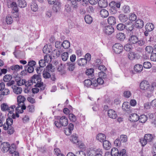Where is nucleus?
<instances>
[{"mask_svg":"<svg viewBox=\"0 0 156 156\" xmlns=\"http://www.w3.org/2000/svg\"><path fill=\"white\" fill-rule=\"evenodd\" d=\"M41 78L40 75L39 74H35L32 76L31 79L28 81L29 84L27 86H30L32 85L33 83L36 84L34 86L36 87H40L42 90L44 89L45 86L43 85V82H41Z\"/></svg>","mask_w":156,"mask_h":156,"instance_id":"f257e3e1","label":"nucleus"},{"mask_svg":"<svg viewBox=\"0 0 156 156\" xmlns=\"http://www.w3.org/2000/svg\"><path fill=\"white\" fill-rule=\"evenodd\" d=\"M1 107L2 111L8 112V115L9 117H12V119H15L16 118H18L19 117V115L17 113L16 114L13 113L14 108H16L15 105H12L9 107L6 103H3L1 104Z\"/></svg>","mask_w":156,"mask_h":156,"instance_id":"f03ea898","label":"nucleus"},{"mask_svg":"<svg viewBox=\"0 0 156 156\" xmlns=\"http://www.w3.org/2000/svg\"><path fill=\"white\" fill-rule=\"evenodd\" d=\"M59 121H55L54 124L58 128H60L62 126H66L68 124V120L67 118L65 116L58 117Z\"/></svg>","mask_w":156,"mask_h":156,"instance_id":"7ed1b4c3","label":"nucleus"},{"mask_svg":"<svg viewBox=\"0 0 156 156\" xmlns=\"http://www.w3.org/2000/svg\"><path fill=\"white\" fill-rule=\"evenodd\" d=\"M7 3L8 8H11L12 9V16L13 17L16 18L18 17L19 13L16 3L14 2H10L9 0L7 1Z\"/></svg>","mask_w":156,"mask_h":156,"instance_id":"20e7f679","label":"nucleus"},{"mask_svg":"<svg viewBox=\"0 0 156 156\" xmlns=\"http://www.w3.org/2000/svg\"><path fill=\"white\" fill-rule=\"evenodd\" d=\"M129 41L131 44H136L137 45L140 46L144 45L145 41L144 39L141 38L139 39L138 37L135 35H131L129 38Z\"/></svg>","mask_w":156,"mask_h":156,"instance_id":"39448f33","label":"nucleus"},{"mask_svg":"<svg viewBox=\"0 0 156 156\" xmlns=\"http://www.w3.org/2000/svg\"><path fill=\"white\" fill-rule=\"evenodd\" d=\"M140 88L143 90L152 91L154 90V86L153 84L150 85L149 83L146 80L143 81L140 83Z\"/></svg>","mask_w":156,"mask_h":156,"instance_id":"423d86ee","label":"nucleus"},{"mask_svg":"<svg viewBox=\"0 0 156 156\" xmlns=\"http://www.w3.org/2000/svg\"><path fill=\"white\" fill-rule=\"evenodd\" d=\"M112 49L115 53L116 54H119L122 52L123 47L120 44L116 43L113 46Z\"/></svg>","mask_w":156,"mask_h":156,"instance_id":"0eeeda50","label":"nucleus"},{"mask_svg":"<svg viewBox=\"0 0 156 156\" xmlns=\"http://www.w3.org/2000/svg\"><path fill=\"white\" fill-rule=\"evenodd\" d=\"M1 150L4 152H6L8 151L10 152V150H12V148H10V145L9 143L4 142L2 143L1 146Z\"/></svg>","mask_w":156,"mask_h":156,"instance_id":"6e6552de","label":"nucleus"},{"mask_svg":"<svg viewBox=\"0 0 156 156\" xmlns=\"http://www.w3.org/2000/svg\"><path fill=\"white\" fill-rule=\"evenodd\" d=\"M114 27L111 26H107L105 27L103 29V31L105 34L110 35L114 32Z\"/></svg>","mask_w":156,"mask_h":156,"instance_id":"1a4fd4ad","label":"nucleus"},{"mask_svg":"<svg viewBox=\"0 0 156 156\" xmlns=\"http://www.w3.org/2000/svg\"><path fill=\"white\" fill-rule=\"evenodd\" d=\"M26 100V98L22 95H19L17 97V101L18 105L22 106L25 105L24 104V102Z\"/></svg>","mask_w":156,"mask_h":156,"instance_id":"9d476101","label":"nucleus"},{"mask_svg":"<svg viewBox=\"0 0 156 156\" xmlns=\"http://www.w3.org/2000/svg\"><path fill=\"white\" fill-rule=\"evenodd\" d=\"M108 116L113 119H115L117 117V115L113 109H109L108 111Z\"/></svg>","mask_w":156,"mask_h":156,"instance_id":"9b49d317","label":"nucleus"},{"mask_svg":"<svg viewBox=\"0 0 156 156\" xmlns=\"http://www.w3.org/2000/svg\"><path fill=\"white\" fill-rule=\"evenodd\" d=\"M134 27V25L129 21H128L125 23V29L128 31H132Z\"/></svg>","mask_w":156,"mask_h":156,"instance_id":"f8f14e48","label":"nucleus"},{"mask_svg":"<svg viewBox=\"0 0 156 156\" xmlns=\"http://www.w3.org/2000/svg\"><path fill=\"white\" fill-rule=\"evenodd\" d=\"M139 116L136 114L134 113L129 116V120L132 122H135L139 120Z\"/></svg>","mask_w":156,"mask_h":156,"instance_id":"ddd939ff","label":"nucleus"},{"mask_svg":"<svg viewBox=\"0 0 156 156\" xmlns=\"http://www.w3.org/2000/svg\"><path fill=\"white\" fill-rule=\"evenodd\" d=\"M118 17L119 20L122 23H125L128 20L127 16L123 14H119Z\"/></svg>","mask_w":156,"mask_h":156,"instance_id":"4468645a","label":"nucleus"},{"mask_svg":"<svg viewBox=\"0 0 156 156\" xmlns=\"http://www.w3.org/2000/svg\"><path fill=\"white\" fill-rule=\"evenodd\" d=\"M74 128V125L72 123H69L68 126V128L65 130V133L67 135H69L71 133V131Z\"/></svg>","mask_w":156,"mask_h":156,"instance_id":"2eb2a0df","label":"nucleus"},{"mask_svg":"<svg viewBox=\"0 0 156 156\" xmlns=\"http://www.w3.org/2000/svg\"><path fill=\"white\" fill-rule=\"evenodd\" d=\"M12 88L14 93L16 94H20L22 91V88L20 87H17L15 86H12Z\"/></svg>","mask_w":156,"mask_h":156,"instance_id":"dca6fc26","label":"nucleus"},{"mask_svg":"<svg viewBox=\"0 0 156 156\" xmlns=\"http://www.w3.org/2000/svg\"><path fill=\"white\" fill-rule=\"evenodd\" d=\"M128 57L130 60H133L138 58L137 54L134 52H130L128 55Z\"/></svg>","mask_w":156,"mask_h":156,"instance_id":"f3484780","label":"nucleus"},{"mask_svg":"<svg viewBox=\"0 0 156 156\" xmlns=\"http://www.w3.org/2000/svg\"><path fill=\"white\" fill-rule=\"evenodd\" d=\"M17 85L19 86H21L25 85L26 87H29L30 86H27L29 84L28 83V81H27L25 79H20L17 81Z\"/></svg>","mask_w":156,"mask_h":156,"instance_id":"a211bd4d","label":"nucleus"},{"mask_svg":"<svg viewBox=\"0 0 156 156\" xmlns=\"http://www.w3.org/2000/svg\"><path fill=\"white\" fill-rule=\"evenodd\" d=\"M100 15L102 18H106L108 16L109 13L106 9H102L100 11Z\"/></svg>","mask_w":156,"mask_h":156,"instance_id":"6ab92c4d","label":"nucleus"},{"mask_svg":"<svg viewBox=\"0 0 156 156\" xmlns=\"http://www.w3.org/2000/svg\"><path fill=\"white\" fill-rule=\"evenodd\" d=\"M10 69L14 71V72H17L23 69L22 66H19L18 65H13L10 67Z\"/></svg>","mask_w":156,"mask_h":156,"instance_id":"aec40b11","label":"nucleus"},{"mask_svg":"<svg viewBox=\"0 0 156 156\" xmlns=\"http://www.w3.org/2000/svg\"><path fill=\"white\" fill-rule=\"evenodd\" d=\"M96 138L98 140L101 142H103L106 139L105 135L103 133H99L96 136Z\"/></svg>","mask_w":156,"mask_h":156,"instance_id":"412c9836","label":"nucleus"},{"mask_svg":"<svg viewBox=\"0 0 156 156\" xmlns=\"http://www.w3.org/2000/svg\"><path fill=\"white\" fill-rule=\"evenodd\" d=\"M135 25L136 27L141 28L143 27L144 22L142 20L138 19L136 22Z\"/></svg>","mask_w":156,"mask_h":156,"instance_id":"4be33fe9","label":"nucleus"},{"mask_svg":"<svg viewBox=\"0 0 156 156\" xmlns=\"http://www.w3.org/2000/svg\"><path fill=\"white\" fill-rule=\"evenodd\" d=\"M144 137L148 143L152 142L154 138V135L151 134H146L145 135Z\"/></svg>","mask_w":156,"mask_h":156,"instance_id":"5701e85b","label":"nucleus"},{"mask_svg":"<svg viewBox=\"0 0 156 156\" xmlns=\"http://www.w3.org/2000/svg\"><path fill=\"white\" fill-rule=\"evenodd\" d=\"M78 65L80 66H84L87 65V62L84 58H81L77 61Z\"/></svg>","mask_w":156,"mask_h":156,"instance_id":"b1692460","label":"nucleus"},{"mask_svg":"<svg viewBox=\"0 0 156 156\" xmlns=\"http://www.w3.org/2000/svg\"><path fill=\"white\" fill-rule=\"evenodd\" d=\"M145 29L147 31H151L154 29V25L152 23H147L145 26Z\"/></svg>","mask_w":156,"mask_h":156,"instance_id":"393cba45","label":"nucleus"},{"mask_svg":"<svg viewBox=\"0 0 156 156\" xmlns=\"http://www.w3.org/2000/svg\"><path fill=\"white\" fill-rule=\"evenodd\" d=\"M108 24L111 25H114L116 22V19L113 16H110L108 19Z\"/></svg>","mask_w":156,"mask_h":156,"instance_id":"a878e982","label":"nucleus"},{"mask_svg":"<svg viewBox=\"0 0 156 156\" xmlns=\"http://www.w3.org/2000/svg\"><path fill=\"white\" fill-rule=\"evenodd\" d=\"M103 142V147L105 149L108 150L111 148V144L108 140H105Z\"/></svg>","mask_w":156,"mask_h":156,"instance_id":"bb28decb","label":"nucleus"},{"mask_svg":"<svg viewBox=\"0 0 156 156\" xmlns=\"http://www.w3.org/2000/svg\"><path fill=\"white\" fill-rule=\"evenodd\" d=\"M98 5L101 8H104L107 6V3L105 0H100L98 2Z\"/></svg>","mask_w":156,"mask_h":156,"instance_id":"cd10ccee","label":"nucleus"},{"mask_svg":"<svg viewBox=\"0 0 156 156\" xmlns=\"http://www.w3.org/2000/svg\"><path fill=\"white\" fill-rule=\"evenodd\" d=\"M26 109L25 105H23L22 106H19L18 105L16 108V110L17 112L18 113H22L23 112V110Z\"/></svg>","mask_w":156,"mask_h":156,"instance_id":"c85d7f7f","label":"nucleus"},{"mask_svg":"<svg viewBox=\"0 0 156 156\" xmlns=\"http://www.w3.org/2000/svg\"><path fill=\"white\" fill-rule=\"evenodd\" d=\"M61 4L59 2H57L55 4L53 7V9L55 12H57L60 9Z\"/></svg>","mask_w":156,"mask_h":156,"instance_id":"c756f323","label":"nucleus"},{"mask_svg":"<svg viewBox=\"0 0 156 156\" xmlns=\"http://www.w3.org/2000/svg\"><path fill=\"white\" fill-rule=\"evenodd\" d=\"M17 3L18 6L21 8H24L27 5V3L25 0H18Z\"/></svg>","mask_w":156,"mask_h":156,"instance_id":"7c9ffc66","label":"nucleus"},{"mask_svg":"<svg viewBox=\"0 0 156 156\" xmlns=\"http://www.w3.org/2000/svg\"><path fill=\"white\" fill-rule=\"evenodd\" d=\"M143 69L142 66L139 64L136 65L134 68V70L136 72H141L142 70Z\"/></svg>","mask_w":156,"mask_h":156,"instance_id":"2f4dec72","label":"nucleus"},{"mask_svg":"<svg viewBox=\"0 0 156 156\" xmlns=\"http://www.w3.org/2000/svg\"><path fill=\"white\" fill-rule=\"evenodd\" d=\"M61 46L65 49L68 48L70 46L69 42L67 40H65L61 44Z\"/></svg>","mask_w":156,"mask_h":156,"instance_id":"473e14b6","label":"nucleus"},{"mask_svg":"<svg viewBox=\"0 0 156 156\" xmlns=\"http://www.w3.org/2000/svg\"><path fill=\"white\" fill-rule=\"evenodd\" d=\"M70 139L73 143L76 144L78 142V137L76 134H73L71 136Z\"/></svg>","mask_w":156,"mask_h":156,"instance_id":"72a5a7b5","label":"nucleus"},{"mask_svg":"<svg viewBox=\"0 0 156 156\" xmlns=\"http://www.w3.org/2000/svg\"><path fill=\"white\" fill-rule=\"evenodd\" d=\"M84 19L86 22L88 24H90L92 22V17L89 15L85 16Z\"/></svg>","mask_w":156,"mask_h":156,"instance_id":"f704fd0d","label":"nucleus"},{"mask_svg":"<svg viewBox=\"0 0 156 156\" xmlns=\"http://www.w3.org/2000/svg\"><path fill=\"white\" fill-rule=\"evenodd\" d=\"M116 37L120 41H123L125 38V35L123 33H120L116 34Z\"/></svg>","mask_w":156,"mask_h":156,"instance_id":"c9c22d12","label":"nucleus"},{"mask_svg":"<svg viewBox=\"0 0 156 156\" xmlns=\"http://www.w3.org/2000/svg\"><path fill=\"white\" fill-rule=\"evenodd\" d=\"M137 19L136 15L133 13H131L129 14V20L132 22L135 21Z\"/></svg>","mask_w":156,"mask_h":156,"instance_id":"e433bc0d","label":"nucleus"},{"mask_svg":"<svg viewBox=\"0 0 156 156\" xmlns=\"http://www.w3.org/2000/svg\"><path fill=\"white\" fill-rule=\"evenodd\" d=\"M139 118L140 122L142 123L145 122L147 120V116L144 115H142L139 116Z\"/></svg>","mask_w":156,"mask_h":156,"instance_id":"4c0bfd02","label":"nucleus"},{"mask_svg":"<svg viewBox=\"0 0 156 156\" xmlns=\"http://www.w3.org/2000/svg\"><path fill=\"white\" fill-rule=\"evenodd\" d=\"M12 76L10 74L6 75L3 77V80L5 82H9L11 80Z\"/></svg>","mask_w":156,"mask_h":156,"instance_id":"58836bf2","label":"nucleus"},{"mask_svg":"<svg viewBox=\"0 0 156 156\" xmlns=\"http://www.w3.org/2000/svg\"><path fill=\"white\" fill-rule=\"evenodd\" d=\"M130 106L127 102H124L122 104V109L126 111L129 110Z\"/></svg>","mask_w":156,"mask_h":156,"instance_id":"ea45409f","label":"nucleus"},{"mask_svg":"<svg viewBox=\"0 0 156 156\" xmlns=\"http://www.w3.org/2000/svg\"><path fill=\"white\" fill-rule=\"evenodd\" d=\"M119 152V151L118 149L114 147L112 148L111 153L112 155H114V156H117Z\"/></svg>","mask_w":156,"mask_h":156,"instance_id":"a19ab883","label":"nucleus"},{"mask_svg":"<svg viewBox=\"0 0 156 156\" xmlns=\"http://www.w3.org/2000/svg\"><path fill=\"white\" fill-rule=\"evenodd\" d=\"M69 55L67 52L63 53L62 55V60L64 61H66L68 58Z\"/></svg>","mask_w":156,"mask_h":156,"instance_id":"79ce46f5","label":"nucleus"},{"mask_svg":"<svg viewBox=\"0 0 156 156\" xmlns=\"http://www.w3.org/2000/svg\"><path fill=\"white\" fill-rule=\"evenodd\" d=\"M69 120L73 122H75L76 120V117L73 114L70 113L69 114Z\"/></svg>","mask_w":156,"mask_h":156,"instance_id":"37998d69","label":"nucleus"},{"mask_svg":"<svg viewBox=\"0 0 156 156\" xmlns=\"http://www.w3.org/2000/svg\"><path fill=\"white\" fill-rule=\"evenodd\" d=\"M122 11L125 13H128L130 12V8L128 5L124 6L122 9Z\"/></svg>","mask_w":156,"mask_h":156,"instance_id":"c03bdc74","label":"nucleus"},{"mask_svg":"<svg viewBox=\"0 0 156 156\" xmlns=\"http://www.w3.org/2000/svg\"><path fill=\"white\" fill-rule=\"evenodd\" d=\"M115 2L112 1L109 4V5L110 7V9L111 11L113 12V10H116V8L115 7Z\"/></svg>","mask_w":156,"mask_h":156,"instance_id":"a18cd8bd","label":"nucleus"},{"mask_svg":"<svg viewBox=\"0 0 156 156\" xmlns=\"http://www.w3.org/2000/svg\"><path fill=\"white\" fill-rule=\"evenodd\" d=\"M75 64L74 63H68V69L70 71H73L75 68Z\"/></svg>","mask_w":156,"mask_h":156,"instance_id":"49530a36","label":"nucleus"},{"mask_svg":"<svg viewBox=\"0 0 156 156\" xmlns=\"http://www.w3.org/2000/svg\"><path fill=\"white\" fill-rule=\"evenodd\" d=\"M117 29L119 30H122L125 28V24L124 25L122 23H119L116 26Z\"/></svg>","mask_w":156,"mask_h":156,"instance_id":"de8ad7c7","label":"nucleus"},{"mask_svg":"<svg viewBox=\"0 0 156 156\" xmlns=\"http://www.w3.org/2000/svg\"><path fill=\"white\" fill-rule=\"evenodd\" d=\"M124 49L127 51H129L132 50L133 48L132 45L130 44H127L124 46Z\"/></svg>","mask_w":156,"mask_h":156,"instance_id":"09e8293b","label":"nucleus"},{"mask_svg":"<svg viewBox=\"0 0 156 156\" xmlns=\"http://www.w3.org/2000/svg\"><path fill=\"white\" fill-rule=\"evenodd\" d=\"M31 9L34 12L37 11L38 9L37 5L36 3H32L30 5Z\"/></svg>","mask_w":156,"mask_h":156,"instance_id":"8fccbe9b","label":"nucleus"},{"mask_svg":"<svg viewBox=\"0 0 156 156\" xmlns=\"http://www.w3.org/2000/svg\"><path fill=\"white\" fill-rule=\"evenodd\" d=\"M145 50L147 53H151L153 52V49L152 46H148L145 48Z\"/></svg>","mask_w":156,"mask_h":156,"instance_id":"3c124183","label":"nucleus"},{"mask_svg":"<svg viewBox=\"0 0 156 156\" xmlns=\"http://www.w3.org/2000/svg\"><path fill=\"white\" fill-rule=\"evenodd\" d=\"M151 63L149 62H145L143 63V66L146 69H150L151 67Z\"/></svg>","mask_w":156,"mask_h":156,"instance_id":"603ef678","label":"nucleus"},{"mask_svg":"<svg viewBox=\"0 0 156 156\" xmlns=\"http://www.w3.org/2000/svg\"><path fill=\"white\" fill-rule=\"evenodd\" d=\"M81 0H74V1H72L71 2L72 6L74 9H76L77 8V2H79Z\"/></svg>","mask_w":156,"mask_h":156,"instance_id":"864d4df0","label":"nucleus"},{"mask_svg":"<svg viewBox=\"0 0 156 156\" xmlns=\"http://www.w3.org/2000/svg\"><path fill=\"white\" fill-rule=\"evenodd\" d=\"M42 75L43 77L45 79L49 78L51 76L50 74L47 71H43Z\"/></svg>","mask_w":156,"mask_h":156,"instance_id":"5fc2aeb1","label":"nucleus"},{"mask_svg":"<svg viewBox=\"0 0 156 156\" xmlns=\"http://www.w3.org/2000/svg\"><path fill=\"white\" fill-rule=\"evenodd\" d=\"M12 150H10L9 153L12 154V156H19V153L18 152L15 151V148L12 147Z\"/></svg>","mask_w":156,"mask_h":156,"instance_id":"6e6d98bb","label":"nucleus"},{"mask_svg":"<svg viewBox=\"0 0 156 156\" xmlns=\"http://www.w3.org/2000/svg\"><path fill=\"white\" fill-rule=\"evenodd\" d=\"M117 156H127L126 153V150L125 149H122L119 152Z\"/></svg>","mask_w":156,"mask_h":156,"instance_id":"4d7b16f0","label":"nucleus"},{"mask_svg":"<svg viewBox=\"0 0 156 156\" xmlns=\"http://www.w3.org/2000/svg\"><path fill=\"white\" fill-rule=\"evenodd\" d=\"M92 82L90 80H85L84 81V84L85 86L88 87L92 86Z\"/></svg>","mask_w":156,"mask_h":156,"instance_id":"13d9d810","label":"nucleus"},{"mask_svg":"<svg viewBox=\"0 0 156 156\" xmlns=\"http://www.w3.org/2000/svg\"><path fill=\"white\" fill-rule=\"evenodd\" d=\"M27 111L30 112H33L34 111V106L33 105H29L27 108Z\"/></svg>","mask_w":156,"mask_h":156,"instance_id":"bf43d9fd","label":"nucleus"},{"mask_svg":"<svg viewBox=\"0 0 156 156\" xmlns=\"http://www.w3.org/2000/svg\"><path fill=\"white\" fill-rule=\"evenodd\" d=\"M6 22L7 24H11L13 22L12 19V17L9 16H7L6 18Z\"/></svg>","mask_w":156,"mask_h":156,"instance_id":"052dcab7","label":"nucleus"},{"mask_svg":"<svg viewBox=\"0 0 156 156\" xmlns=\"http://www.w3.org/2000/svg\"><path fill=\"white\" fill-rule=\"evenodd\" d=\"M44 60L48 63L49 62H50L51 60V57L49 55H48L47 54L45 55L44 58Z\"/></svg>","mask_w":156,"mask_h":156,"instance_id":"680f3d73","label":"nucleus"},{"mask_svg":"<svg viewBox=\"0 0 156 156\" xmlns=\"http://www.w3.org/2000/svg\"><path fill=\"white\" fill-rule=\"evenodd\" d=\"M120 140L123 142H125L127 140V137L126 135H122L120 136Z\"/></svg>","mask_w":156,"mask_h":156,"instance_id":"e2e57ef3","label":"nucleus"},{"mask_svg":"<svg viewBox=\"0 0 156 156\" xmlns=\"http://www.w3.org/2000/svg\"><path fill=\"white\" fill-rule=\"evenodd\" d=\"M46 62L44 59H41L39 62V64L40 66L44 67L46 66Z\"/></svg>","mask_w":156,"mask_h":156,"instance_id":"0e129e2a","label":"nucleus"},{"mask_svg":"<svg viewBox=\"0 0 156 156\" xmlns=\"http://www.w3.org/2000/svg\"><path fill=\"white\" fill-rule=\"evenodd\" d=\"M131 94V92L129 90L125 91L123 93V95L124 97L126 98H129Z\"/></svg>","mask_w":156,"mask_h":156,"instance_id":"69168bd1","label":"nucleus"},{"mask_svg":"<svg viewBox=\"0 0 156 156\" xmlns=\"http://www.w3.org/2000/svg\"><path fill=\"white\" fill-rule=\"evenodd\" d=\"M150 59L152 61L156 62V53H151L150 56Z\"/></svg>","mask_w":156,"mask_h":156,"instance_id":"338daca9","label":"nucleus"},{"mask_svg":"<svg viewBox=\"0 0 156 156\" xmlns=\"http://www.w3.org/2000/svg\"><path fill=\"white\" fill-rule=\"evenodd\" d=\"M76 156H86V154L83 151H78L76 153Z\"/></svg>","mask_w":156,"mask_h":156,"instance_id":"774afa93","label":"nucleus"}]
</instances>
